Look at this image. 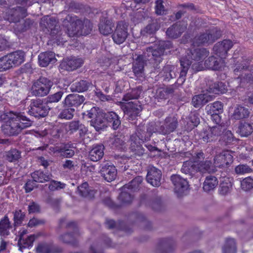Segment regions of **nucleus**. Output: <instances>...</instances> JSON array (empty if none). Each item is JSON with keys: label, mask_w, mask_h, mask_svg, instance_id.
<instances>
[{"label": "nucleus", "mask_w": 253, "mask_h": 253, "mask_svg": "<svg viewBox=\"0 0 253 253\" xmlns=\"http://www.w3.org/2000/svg\"><path fill=\"white\" fill-rule=\"evenodd\" d=\"M5 123L1 126L3 133L7 136L17 135L26 128L32 126L33 122L23 113L8 111L0 113V122Z\"/></svg>", "instance_id": "f257e3e1"}, {"label": "nucleus", "mask_w": 253, "mask_h": 253, "mask_svg": "<svg viewBox=\"0 0 253 253\" xmlns=\"http://www.w3.org/2000/svg\"><path fill=\"white\" fill-rule=\"evenodd\" d=\"M66 21L70 23L67 28V33L70 37L87 35L92 30V24L87 19L82 21L76 16L71 14L66 17L64 22Z\"/></svg>", "instance_id": "f03ea898"}, {"label": "nucleus", "mask_w": 253, "mask_h": 253, "mask_svg": "<svg viewBox=\"0 0 253 253\" xmlns=\"http://www.w3.org/2000/svg\"><path fill=\"white\" fill-rule=\"evenodd\" d=\"M140 94V91L133 89L125 94L123 98L125 101L121 105L124 113L131 116H137L142 110L140 102L137 100Z\"/></svg>", "instance_id": "7ed1b4c3"}, {"label": "nucleus", "mask_w": 253, "mask_h": 253, "mask_svg": "<svg viewBox=\"0 0 253 253\" xmlns=\"http://www.w3.org/2000/svg\"><path fill=\"white\" fill-rule=\"evenodd\" d=\"M209 54V51L206 48H196L189 50L185 57L182 58L187 59V60L191 62L190 65L191 69L195 72L202 71L204 69L202 61Z\"/></svg>", "instance_id": "20e7f679"}, {"label": "nucleus", "mask_w": 253, "mask_h": 253, "mask_svg": "<svg viewBox=\"0 0 253 253\" xmlns=\"http://www.w3.org/2000/svg\"><path fill=\"white\" fill-rule=\"evenodd\" d=\"M221 36V31L217 27H212L197 34L193 39L194 46L207 45L211 44Z\"/></svg>", "instance_id": "39448f33"}, {"label": "nucleus", "mask_w": 253, "mask_h": 253, "mask_svg": "<svg viewBox=\"0 0 253 253\" xmlns=\"http://www.w3.org/2000/svg\"><path fill=\"white\" fill-rule=\"evenodd\" d=\"M173 48L172 44L170 41H161L159 42L157 48L149 47L147 49L148 54H151L152 57L150 58L151 62L153 63V67L155 69H159V64L162 61L163 56L165 50Z\"/></svg>", "instance_id": "423d86ee"}, {"label": "nucleus", "mask_w": 253, "mask_h": 253, "mask_svg": "<svg viewBox=\"0 0 253 253\" xmlns=\"http://www.w3.org/2000/svg\"><path fill=\"white\" fill-rule=\"evenodd\" d=\"M18 0V2L24 6H16L8 11L9 15L7 19L10 22H23V19L27 16V9L25 6H29L32 4L29 0Z\"/></svg>", "instance_id": "0eeeda50"}, {"label": "nucleus", "mask_w": 253, "mask_h": 253, "mask_svg": "<svg viewBox=\"0 0 253 253\" xmlns=\"http://www.w3.org/2000/svg\"><path fill=\"white\" fill-rule=\"evenodd\" d=\"M65 226L69 231L72 230V232L61 235L59 237V240L64 243L73 246L77 245V238L80 235V233L76 223L74 221L66 222Z\"/></svg>", "instance_id": "6e6552de"}, {"label": "nucleus", "mask_w": 253, "mask_h": 253, "mask_svg": "<svg viewBox=\"0 0 253 253\" xmlns=\"http://www.w3.org/2000/svg\"><path fill=\"white\" fill-rule=\"evenodd\" d=\"M53 82L49 79L41 77L35 81L31 87L32 93L37 96H44L49 92Z\"/></svg>", "instance_id": "1a4fd4ad"}, {"label": "nucleus", "mask_w": 253, "mask_h": 253, "mask_svg": "<svg viewBox=\"0 0 253 253\" xmlns=\"http://www.w3.org/2000/svg\"><path fill=\"white\" fill-rule=\"evenodd\" d=\"M87 112L88 117L92 119L90 121V125L97 131L102 130L107 126L104 113L100 110H97L95 107H93Z\"/></svg>", "instance_id": "9d476101"}, {"label": "nucleus", "mask_w": 253, "mask_h": 253, "mask_svg": "<svg viewBox=\"0 0 253 253\" xmlns=\"http://www.w3.org/2000/svg\"><path fill=\"white\" fill-rule=\"evenodd\" d=\"M28 112L30 115L36 118H43L47 115L49 107L41 99H32Z\"/></svg>", "instance_id": "9b49d317"}, {"label": "nucleus", "mask_w": 253, "mask_h": 253, "mask_svg": "<svg viewBox=\"0 0 253 253\" xmlns=\"http://www.w3.org/2000/svg\"><path fill=\"white\" fill-rule=\"evenodd\" d=\"M128 23L125 21H121L118 22L116 28L112 35L115 43L120 44L125 42L128 35Z\"/></svg>", "instance_id": "f8f14e48"}, {"label": "nucleus", "mask_w": 253, "mask_h": 253, "mask_svg": "<svg viewBox=\"0 0 253 253\" xmlns=\"http://www.w3.org/2000/svg\"><path fill=\"white\" fill-rule=\"evenodd\" d=\"M233 158L231 152L228 150L222 151L214 156V165L215 167L227 168L233 163Z\"/></svg>", "instance_id": "ddd939ff"}, {"label": "nucleus", "mask_w": 253, "mask_h": 253, "mask_svg": "<svg viewBox=\"0 0 253 253\" xmlns=\"http://www.w3.org/2000/svg\"><path fill=\"white\" fill-rule=\"evenodd\" d=\"M170 179L174 185V191L178 197H181L186 194L189 185L187 180L179 175L173 174Z\"/></svg>", "instance_id": "4468645a"}, {"label": "nucleus", "mask_w": 253, "mask_h": 253, "mask_svg": "<svg viewBox=\"0 0 253 253\" xmlns=\"http://www.w3.org/2000/svg\"><path fill=\"white\" fill-rule=\"evenodd\" d=\"M249 60L245 59L243 57L239 59L235 64L234 67V73L238 76V78L250 80L253 77L252 74H249L247 69L249 67Z\"/></svg>", "instance_id": "2eb2a0df"}, {"label": "nucleus", "mask_w": 253, "mask_h": 253, "mask_svg": "<svg viewBox=\"0 0 253 253\" xmlns=\"http://www.w3.org/2000/svg\"><path fill=\"white\" fill-rule=\"evenodd\" d=\"M223 130V126L220 125H216L209 128L201 133L202 139L207 143L214 141L221 134Z\"/></svg>", "instance_id": "dca6fc26"}, {"label": "nucleus", "mask_w": 253, "mask_h": 253, "mask_svg": "<svg viewBox=\"0 0 253 253\" xmlns=\"http://www.w3.org/2000/svg\"><path fill=\"white\" fill-rule=\"evenodd\" d=\"M40 25L43 29H46L48 31H50L51 36L54 37L59 32L57 22L53 17H50L48 15L43 17L41 20Z\"/></svg>", "instance_id": "f3484780"}, {"label": "nucleus", "mask_w": 253, "mask_h": 253, "mask_svg": "<svg viewBox=\"0 0 253 253\" xmlns=\"http://www.w3.org/2000/svg\"><path fill=\"white\" fill-rule=\"evenodd\" d=\"M178 126L177 118L175 116H169L165 120L164 124L159 126V133L167 134L173 132Z\"/></svg>", "instance_id": "a211bd4d"}, {"label": "nucleus", "mask_w": 253, "mask_h": 253, "mask_svg": "<svg viewBox=\"0 0 253 253\" xmlns=\"http://www.w3.org/2000/svg\"><path fill=\"white\" fill-rule=\"evenodd\" d=\"M175 246V242L173 239H162L156 248L155 253H170L174 250Z\"/></svg>", "instance_id": "6ab92c4d"}, {"label": "nucleus", "mask_w": 253, "mask_h": 253, "mask_svg": "<svg viewBox=\"0 0 253 253\" xmlns=\"http://www.w3.org/2000/svg\"><path fill=\"white\" fill-rule=\"evenodd\" d=\"M100 172L101 175L107 182L114 181L117 175L116 167L109 163H105L101 165Z\"/></svg>", "instance_id": "aec40b11"}, {"label": "nucleus", "mask_w": 253, "mask_h": 253, "mask_svg": "<svg viewBox=\"0 0 253 253\" xmlns=\"http://www.w3.org/2000/svg\"><path fill=\"white\" fill-rule=\"evenodd\" d=\"M85 100L83 95L78 94L68 95L62 102L64 106L70 108H77L82 105Z\"/></svg>", "instance_id": "412c9836"}, {"label": "nucleus", "mask_w": 253, "mask_h": 253, "mask_svg": "<svg viewBox=\"0 0 253 253\" xmlns=\"http://www.w3.org/2000/svg\"><path fill=\"white\" fill-rule=\"evenodd\" d=\"M161 176L160 170L154 167H151L148 169L146 179L152 186L158 187L161 185Z\"/></svg>", "instance_id": "4be33fe9"}, {"label": "nucleus", "mask_w": 253, "mask_h": 253, "mask_svg": "<svg viewBox=\"0 0 253 253\" xmlns=\"http://www.w3.org/2000/svg\"><path fill=\"white\" fill-rule=\"evenodd\" d=\"M143 142L139 138L137 133H133L130 137V149L136 155L142 156L145 150L142 147L141 143Z\"/></svg>", "instance_id": "5701e85b"}, {"label": "nucleus", "mask_w": 253, "mask_h": 253, "mask_svg": "<svg viewBox=\"0 0 253 253\" xmlns=\"http://www.w3.org/2000/svg\"><path fill=\"white\" fill-rule=\"evenodd\" d=\"M84 61L81 58L75 57L64 60L60 66L62 68L67 71H73L80 67L83 64Z\"/></svg>", "instance_id": "b1692460"}, {"label": "nucleus", "mask_w": 253, "mask_h": 253, "mask_svg": "<svg viewBox=\"0 0 253 253\" xmlns=\"http://www.w3.org/2000/svg\"><path fill=\"white\" fill-rule=\"evenodd\" d=\"M13 225L8 215L5 214L0 219V237L7 238L10 235Z\"/></svg>", "instance_id": "393cba45"}, {"label": "nucleus", "mask_w": 253, "mask_h": 253, "mask_svg": "<svg viewBox=\"0 0 253 253\" xmlns=\"http://www.w3.org/2000/svg\"><path fill=\"white\" fill-rule=\"evenodd\" d=\"M126 141L124 135L118 134L110 138L109 143L112 148L123 151L126 148Z\"/></svg>", "instance_id": "a878e982"}, {"label": "nucleus", "mask_w": 253, "mask_h": 253, "mask_svg": "<svg viewBox=\"0 0 253 253\" xmlns=\"http://www.w3.org/2000/svg\"><path fill=\"white\" fill-rule=\"evenodd\" d=\"M248 108L240 105H237L233 108V112L231 114V119L234 120H240L248 118L250 115Z\"/></svg>", "instance_id": "bb28decb"}, {"label": "nucleus", "mask_w": 253, "mask_h": 253, "mask_svg": "<svg viewBox=\"0 0 253 253\" xmlns=\"http://www.w3.org/2000/svg\"><path fill=\"white\" fill-rule=\"evenodd\" d=\"M214 95L207 93L195 95L192 99V104L195 108H201L207 103L214 99Z\"/></svg>", "instance_id": "cd10ccee"}, {"label": "nucleus", "mask_w": 253, "mask_h": 253, "mask_svg": "<svg viewBox=\"0 0 253 253\" xmlns=\"http://www.w3.org/2000/svg\"><path fill=\"white\" fill-rule=\"evenodd\" d=\"M176 157L180 160L188 159L196 163L203 160L205 158V155L201 151L195 153L194 154H192L190 151H187L180 152Z\"/></svg>", "instance_id": "c85d7f7f"}, {"label": "nucleus", "mask_w": 253, "mask_h": 253, "mask_svg": "<svg viewBox=\"0 0 253 253\" xmlns=\"http://www.w3.org/2000/svg\"><path fill=\"white\" fill-rule=\"evenodd\" d=\"M114 27V24L112 20L105 17H101L98 25L99 30L101 34L104 35H108L112 33Z\"/></svg>", "instance_id": "c756f323"}, {"label": "nucleus", "mask_w": 253, "mask_h": 253, "mask_svg": "<svg viewBox=\"0 0 253 253\" xmlns=\"http://www.w3.org/2000/svg\"><path fill=\"white\" fill-rule=\"evenodd\" d=\"M186 29V26L181 25L180 22H177L167 29L166 34L169 38L176 39L179 37Z\"/></svg>", "instance_id": "7c9ffc66"}, {"label": "nucleus", "mask_w": 253, "mask_h": 253, "mask_svg": "<svg viewBox=\"0 0 253 253\" xmlns=\"http://www.w3.org/2000/svg\"><path fill=\"white\" fill-rule=\"evenodd\" d=\"M38 59L39 64L42 67H46L49 63H54L56 61L55 53L51 51L41 53Z\"/></svg>", "instance_id": "2f4dec72"}, {"label": "nucleus", "mask_w": 253, "mask_h": 253, "mask_svg": "<svg viewBox=\"0 0 253 253\" xmlns=\"http://www.w3.org/2000/svg\"><path fill=\"white\" fill-rule=\"evenodd\" d=\"M136 56V55H135ZM145 60L141 55H137L133 63L132 70L137 77H142L144 71Z\"/></svg>", "instance_id": "473e14b6"}, {"label": "nucleus", "mask_w": 253, "mask_h": 253, "mask_svg": "<svg viewBox=\"0 0 253 253\" xmlns=\"http://www.w3.org/2000/svg\"><path fill=\"white\" fill-rule=\"evenodd\" d=\"M33 181L36 182L44 183L50 180L52 175L48 171L36 170L31 173Z\"/></svg>", "instance_id": "72a5a7b5"}, {"label": "nucleus", "mask_w": 253, "mask_h": 253, "mask_svg": "<svg viewBox=\"0 0 253 253\" xmlns=\"http://www.w3.org/2000/svg\"><path fill=\"white\" fill-rule=\"evenodd\" d=\"M187 59L181 58L180 60L181 70L180 75L177 79V83L178 84L181 85L185 81V77L187 74L188 70L190 68V65L192 62L187 60Z\"/></svg>", "instance_id": "f704fd0d"}, {"label": "nucleus", "mask_w": 253, "mask_h": 253, "mask_svg": "<svg viewBox=\"0 0 253 253\" xmlns=\"http://www.w3.org/2000/svg\"><path fill=\"white\" fill-rule=\"evenodd\" d=\"M104 117L105 121L112 126L114 130L118 129L121 125L120 118L114 112L104 113Z\"/></svg>", "instance_id": "c9c22d12"}, {"label": "nucleus", "mask_w": 253, "mask_h": 253, "mask_svg": "<svg viewBox=\"0 0 253 253\" xmlns=\"http://www.w3.org/2000/svg\"><path fill=\"white\" fill-rule=\"evenodd\" d=\"M7 55L13 67L20 65L24 61L25 53L22 50H17Z\"/></svg>", "instance_id": "e433bc0d"}, {"label": "nucleus", "mask_w": 253, "mask_h": 253, "mask_svg": "<svg viewBox=\"0 0 253 253\" xmlns=\"http://www.w3.org/2000/svg\"><path fill=\"white\" fill-rule=\"evenodd\" d=\"M104 147L103 145H97L94 146L89 151L88 157L93 162L100 160L104 155Z\"/></svg>", "instance_id": "4c0bfd02"}, {"label": "nucleus", "mask_w": 253, "mask_h": 253, "mask_svg": "<svg viewBox=\"0 0 253 253\" xmlns=\"http://www.w3.org/2000/svg\"><path fill=\"white\" fill-rule=\"evenodd\" d=\"M183 162V166L181 168V171L190 176L194 175L196 172L198 171L197 165L195 164L192 160L186 159Z\"/></svg>", "instance_id": "58836bf2"}, {"label": "nucleus", "mask_w": 253, "mask_h": 253, "mask_svg": "<svg viewBox=\"0 0 253 253\" xmlns=\"http://www.w3.org/2000/svg\"><path fill=\"white\" fill-rule=\"evenodd\" d=\"M209 87L207 90L210 93L214 94L224 93L227 90V86L226 84L220 82H216L213 83H209Z\"/></svg>", "instance_id": "ea45409f"}, {"label": "nucleus", "mask_w": 253, "mask_h": 253, "mask_svg": "<svg viewBox=\"0 0 253 253\" xmlns=\"http://www.w3.org/2000/svg\"><path fill=\"white\" fill-rule=\"evenodd\" d=\"M222 58H216L213 56L209 57L205 62V67L213 70H218L222 67Z\"/></svg>", "instance_id": "a19ab883"}, {"label": "nucleus", "mask_w": 253, "mask_h": 253, "mask_svg": "<svg viewBox=\"0 0 253 253\" xmlns=\"http://www.w3.org/2000/svg\"><path fill=\"white\" fill-rule=\"evenodd\" d=\"M218 185L217 179L212 175L206 177L203 183V190L206 192L213 191Z\"/></svg>", "instance_id": "79ce46f5"}, {"label": "nucleus", "mask_w": 253, "mask_h": 253, "mask_svg": "<svg viewBox=\"0 0 253 253\" xmlns=\"http://www.w3.org/2000/svg\"><path fill=\"white\" fill-rule=\"evenodd\" d=\"M155 129H146V126L140 125L137 127L135 133L138 134L139 138L142 142H144L150 139L152 135V132Z\"/></svg>", "instance_id": "37998d69"}, {"label": "nucleus", "mask_w": 253, "mask_h": 253, "mask_svg": "<svg viewBox=\"0 0 253 253\" xmlns=\"http://www.w3.org/2000/svg\"><path fill=\"white\" fill-rule=\"evenodd\" d=\"M174 69L175 67L173 65H166L160 72V75L163 78L164 81H169L175 76Z\"/></svg>", "instance_id": "c03bdc74"}, {"label": "nucleus", "mask_w": 253, "mask_h": 253, "mask_svg": "<svg viewBox=\"0 0 253 253\" xmlns=\"http://www.w3.org/2000/svg\"><path fill=\"white\" fill-rule=\"evenodd\" d=\"M91 85V82L86 80H81L74 83L72 85V89L79 92H84L86 91Z\"/></svg>", "instance_id": "a18cd8bd"}, {"label": "nucleus", "mask_w": 253, "mask_h": 253, "mask_svg": "<svg viewBox=\"0 0 253 253\" xmlns=\"http://www.w3.org/2000/svg\"><path fill=\"white\" fill-rule=\"evenodd\" d=\"M79 194L82 197L88 198H92L94 197L95 192L90 190L88 187L87 182H84L78 187Z\"/></svg>", "instance_id": "49530a36"}, {"label": "nucleus", "mask_w": 253, "mask_h": 253, "mask_svg": "<svg viewBox=\"0 0 253 253\" xmlns=\"http://www.w3.org/2000/svg\"><path fill=\"white\" fill-rule=\"evenodd\" d=\"M198 171L202 173H211L215 171V167L211 161L201 162L197 165Z\"/></svg>", "instance_id": "de8ad7c7"}, {"label": "nucleus", "mask_w": 253, "mask_h": 253, "mask_svg": "<svg viewBox=\"0 0 253 253\" xmlns=\"http://www.w3.org/2000/svg\"><path fill=\"white\" fill-rule=\"evenodd\" d=\"M223 253H236V244L234 239L228 238L222 247Z\"/></svg>", "instance_id": "09e8293b"}, {"label": "nucleus", "mask_w": 253, "mask_h": 253, "mask_svg": "<svg viewBox=\"0 0 253 253\" xmlns=\"http://www.w3.org/2000/svg\"><path fill=\"white\" fill-rule=\"evenodd\" d=\"M142 180L143 178L142 176H137L128 184L125 185L124 186V189L126 190V189H127L130 190V192L136 191L139 190L140 185L142 183Z\"/></svg>", "instance_id": "8fccbe9b"}, {"label": "nucleus", "mask_w": 253, "mask_h": 253, "mask_svg": "<svg viewBox=\"0 0 253 253\" xmlns=\"http://www.w3.org/2000/svg\"><path fill=\"white\" fill-rule=\"evenodd\" d=\"M223 104L220 101H215L209 104L206 107L207 113H221L223 111Z\"/></svg>", "instance_id": "3c124183"}, {"label": "nucleus", "mask_w": 253, "mask_h": 253, "mask_svg": "<svg viewBox=\"0 0 253 253\" xmlns=\"http://www.w3.org/2000/svg\"><path fill=\"white\" fill-rule=\"evenodd\" d=\"M159 28V25L156 21H153L152 23L147 25L141 30V34L144 36L153 34Z\"/></svg>", "instance_id": "603ef678"}, {"label": "nucleus", "mask_w": 253, "mask_h": 253, "mask_svg": "<svg viewBox=\"0 0 253 253\" xmlns=\"http://www.w3.org/2000/svg\"><path fill=\"white\" fill-rule=\"evenodd\" d=\"M12 213L14 226L21 225L25 217V213L23 212L21 210H16L12 212Z\"/></svg>", "instance_id": "864d4df0"}, {"label": "nucleus", "mask_w": 253, "mask_h": 253, "mask_svg": "<svg viewBox=\"0 0 253 253\" xmlns=\"http://www.w3.org/2000/svg\"><path fill=\"white\" fill-rule=\"evenodd\" d=\"M122 192L119 196V199L124 204H128L131 202L133 196L130 191L127 189H124V186L121 188Z\"/></svg>", "instance_id": "5fc2aeb1"}, {"label": "nucleus", "mask_w": 253, "mask_h": 253, "mask_svg": "<svg viewBox=\"0 0 253 253\" xmlns=\"http://www.w3.org/2000/svg\"><path fill=\"white\" fill-rule=\"evenodd\" d=\"M239 132L241 136L247 137L252 133V126L247 123H242L239 126Z\"/></svg>", "instance_id": "6e6d98bb"}, {"label": "nucleus", "mask_w": 253, "mask_h": 253, "mask_svg": "<svg viewBox=\"0 0 253 253\" xmlns=\"http://www.w3.org/2000/svg\"><path fill=\"white\" fill-rule=\"evenodd\" d=\"M56 152L59 153L61 157L67 158H71L75 155L74 150L70 149L66 145L59 148Z\"/></svg>", "instance_id": "4d7b16f0"}, {"label": "nucleus", "mask_w": 253, "mask_h": 253, "mask_svg": "<svg viewBox=\"0 0 253 253\" xmlns=\"http://www.w3.org/2000/svg\"><path fill=\"white\" fill-rule=\"evenodd\" d=\"M21 157V152L15 149H12L6 153V160L9 162H15Z\"/></svg>", "instance_id": "13d9d810"}, {"label": "nucleus", "mask_w": 253, "mask_h": 253, "mask_svg": "<svg viewBox=\"0 0 253 253\" xmlns=\"http://www.w3.org/2000/svg\"><path fill=\"white\" fill-rule=\"evenodd\" d=\"M63 109L59 114V117L61 119L66 120H70L73 118L74 116V113L75 111V109L74 108L67 107Z\"/></svg>", "instance_id": "bf43d9fd"}, {"label": "nucleus", "mask_w": 253, "mask_h": 253, "mask_svg": "<svg viewBox=\"0 0 253 253\" xmlns=\"http://www.w3.org/2000/svg\"><path fill=\"white\" fill-rule=\"evenodd\" d=\"M213 50L214 53L221 58H224L228 53L220 42H218L214 45Z\"/></svg>", "instance_id": "052dcab7"}, {"label": "nucleus", "mask_w": 253, "mask_h": 253, "mask_svg": "<svg viewBox=\"0 0 253 253\" xmlns=\"http://www.w3.org/2000/svg\"><path fill=\"white\" fill-rule=\"evenodd\" d=\"M166 1L163 0H157L155 1V12L157 15H161L166 12V8L164 5Z\"/></svg>", "instance_id": "680f3d73"}, {"label": "nucleus", "mask_w": 253, "mask_h": 253, "mask_svg": "<svg viewBox=\"0 0 253 253\" xmlns=\"http://www.w3.org/2000/svg\"><path fill=\"white\" fill-rule=\"evenodd\" d=\"M13 67L7 55L0 58V72L7 70Z\"/></svg>", "instance_id": "e2e57ef3"}, {"label": "nucleus", "mask_w": 253, "mask_h": 253, "mask_svg": "<svg viewBox=\"0 0 253 253\" xmlns=\"http://www.w3.org/2000/svg\"><path fill=\"white\" fill-rule=\"evenodd\" d=\"M241 186L242 188L248 191L253 187V179L250 177H247L241 182Z\"/></svg>", "instance_id": "0e129e2a"}, {"label": "nucleus", "mask_w": 253, "mask_h": 253, "mask_svg": "<svg viewBox=\"0 0 253 253\" xmlns=\"http://www.w3.org/2000/svg\"><path fill=\"white\" fill-rule=\"evenodd\" d=\"M235 172L238 174H244L250 172L252 169L247 165H239L235 169Z\"/></svg>", "instance_id": "69168bd1"}, {"label": "nucleus", "mask_w": 253, "mask_h": 253, "mask_svg": "<svg viewBox=\"0 0 253 253\" xmlns=\"http://www.w3.org/2000/svg\"><path fill=\"white\" fill-rule=\"evenodd\" d=\"M63 93L62 91H60L53 94L49 95L47 97V102L49 103H56L59 102L61 99Z\"/></svg>", "instance_id": "338daca9"}, {"label": "nucleus", "mask_w": 253, "mask_h": 253, "mask_svg": "<svg viewBox=\"0 0 253 253\" xmlns=\"http://www.w3.org/2000/svg\"><path fill=\"white\" fill-rule=\"evenodd\" d=\"M38 253H51V249L48 245L45 243L39 244L37 249Z\"/></svg>", "instance_id": "774afa93"}]
</instances>
